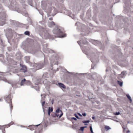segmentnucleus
<instances>
[{"mask_svg":"<svg viewBox=\"0 0 133 133\" xmlns=\"http://www.w3.org/2000/svg\"><path fill=\"white\" fill-rule=\"evenodd\" d=\"M63 29L60 26L56 27L53 31V33L55 34V37L63 38L66 36V34H63Z\"/></svg>","mask_w":133,"mask_h":133,"instance_id":"obj_1","label":"nucleus"},{"mask_svg":"<svg viewBox=\"0 0 133 133\" xmlns=\"http://www.w3.org/2000/svg\"><path fill=\"white\" fill-rule=\"evenodd\" d=\"M82 50L83 52L86 54L87 55L88 57L89 58H92L93 56H95V54L96 53L98 54L97 50L92 48H89V50L86 48L84 49L82 48Z\"/></svg>","mask_w":133,"mask_h":133,"instance_id":"obj_2","label":"nucleus"},{"mask_svg":"<svg viewBox=\"0 0 133 133\" xmlns=\"http://www.w3.org/2000/svg\"><path fill=\"white\" fill-rule=\"evenodd\" d=\"M6 36L8 39V41L9 43L10 40L12 38L13 36L16 34L15 32L10 28L6 29Z\"/></svg>","mask_w":133,"mask_h":133,"instance_id":"obj_3","label":"nucleus"},{"mask_svg":"<svg viewBox=\"0 0 133 133\" xmlns=\"http://www.w3.org/2000/svg\"><path fill=\"white\" fill-rule=\"evenodd\" d=\"M41 28L40 32L42 37L45 39L49 38L50 36L49 33L43 28L42 27Z\"/></svg>","mask_w":133,"mask_h":133,"instance_id":"obj_4","label":"nucleus"},{"mask_svg":"<svg viewBox=\"0 0 133 133\" xmlns=\"http://www.w3.org/2000/svg\"><path fill=\"white\" fill-rule=\"evenodd\" d=\"M6 16L4 13L0 12V25H3L5 24Z\"/></svg>","mask_w":133,"mask_h":133,"instance_id":"obj_5","label":"nucleus"},{"mask_svg":"<svg viewBox=\"0 0 133 133\" xmlns=\"http://www.w3.org/2000/svg\"><path fill=\"white\" fill-rule=\"evenodd\" d=\"M7 60L9 63V65L10 66H9L10 68V71H12V69L14 68V66L13 65H15L16 64V62L14 61L11 58H7Z\"/></svg>","mask_w":133,"mask_h":133,"instance_id":"obj_6","label":"nucleus"},{"mask_svg":"<svg viewBox=\"0 0 133 133\" xmlns=\"http://www.w3.org/2000/svg\"><path fill=\"white\" fill-rule=\"evenodd\" d=\"M47 44L46 43L42 44V46H43V51L46 53H52L54 52V51L53 50L47 48Z\"/></svg>","mask_w":133,"mask_h":133,"instance_id":"obj_7","label":"nucleus"},{"mask_svg":"<svg viewBox=\"0 0 133 133\" xmlns=\"http://www.w3.org/2000/svg\"><path fill=\"white\" fill-rule=\"evenodd\" d=\"M44 65L43 63H42L39 64L34 63L33 66L35 69L37 70L42 68Z\"/></svg>","mask_w":133,"mask_h":133,"instance_id":"obj_8","label":"nucleus"},{"mask_svg":"<svg viewBox=\"0 0 133 133\" xmlns=\"http://www.w3.org/2000/svg\"><path fill=\"white\" fill-rule=\"evenodd\" d=\"M11 75V73L9 72H6V73L0 72V75ZM0 80H2L5 82H6V81H7L6 78L2 76H0Z\"/></svg>","mask_w":133,"mask_h":133,"instance_id":"obj_9","label":"nucleus"},{"mask_svg":"<svg viewBox=\"0 0 133 133\" xmlns=\"http://www.w3.org/2000/svg\"><path fill=\"white\" fill-rule=\"evenodd\" d=\"M11 7L13 10H17V8H16L17 5L16 3L15 2H14L13 0L11 1Z\"/></svg>","mask_w":133,"mask_h":133,"instance_id":"obj_10","label":"nucleus"},{"mask_svg":"<svg viewBox=\"0 0 133 133\" xmlns=\"http://www.w3.org/2000/svg\"><path fill=\"white\" fill-rule=\"evenodd\" d=\"M20 66L22 68L20 69L21 72L25 73L27 71L26 67L25 66L22 64H20Z\"/></svg>","mask_w":133,"mask_h":133,"instance_id":"obj_11","label":"nucleus"},{"mask_svg":"<svg viewBox=\"0 0 133 133\" xmlns=\"http://www.w3.org/2000/svg\"><path fill=\"white\" fill-rule=\"evenodd\" d=\"M4 99L6 102L9 103V102H11L12 99L11 98V95H10L6 96L4 97Z\"/></svg>","mask_w":133,"mask_h":133,"instance_id":"obj_12","label":"nucleus"},{"mask_svg":"<svg viewBox=\"0 0 133 133\" xmlns=\"http://www.w3.org/2000/svg\"><path fill=\"white\" fill-rule=\"evenodd\" d=\"M81 46V45L80 44V43L81 42L84 44H86L87 43V42L86 39L85 38H83L82 40H81L80 41H78L77 42Z\"/></svg>","mask_w":133,"mask_h":133,"instance_id":"obj_13","label":"nucleus"},{"mask_svg":"<svg viewBox=\"0 0 133 133\" xmlns=\"http://www.w3.org/2000/svg\"><path fill=\"white\" fill-rule=\"evenodd\" d=\"M19 84L18 82H13L11 83V85L13 88H17L19 87H20L18 85Z\"/></svg>","mask_w":133,"mask_h":133,"instance_id":"obj_14","label":"nucleus"},{"mask_svg":"<svg viewBox=\"0 0 133 133\" xmlns=\"http://www.w3.org/2000/svg\"><path fill=\"white\" fill-rule=\"evenodd\" d=\"M55 23L53 22H48V26L50 27H52L55 25Z\"/></svg>","mask_w":133,"mask_h":133,"instance_id":"obj_15","label":"nucleus"},{"mask_svg":"<svg viewBox=\"0 0 133 133\" xmlns=\"http://www.w3.org/2000/svg\"><path fill=\"white\" fill-rule=\"evenodd\" d=\"M58 84L60 88H63L64 89H65L66 88L65 86L62 83H58Z\"/></svg>","mask_w":133,"mask_h":133,"instance_id":"obj_16","label":"nucleus"},{"mask_svg":"<svg viewBox=\"0 0 133 133\" xmlns=\"http://www.w3.org/2000/svg\"><path fill=\"white\" fill-rule=\"evenodd\" d=\"M92 43L95 45H99L101 44V42L99 41L94 40L93 41Z\"/></svg>","mask_w":133,"mask_h":133,"instance_id":"obj_17","label":"nucleus"},{"mask_svg":"<svg viewBox=\"0 0 133 133\" xmlns=\"http://www.w3.org/2000/svg\"><path fill=\"white\" fill-rule=\"evenodd\" d=\"M122 127L123 129V132H125L126 130H127L128 129L126 126H125L124 125H122Z\"/></svg>","mask_w":133,"mask_h":133,"instance_id":"obj_18","label":"nucleus"},{"mask_svg":"<svg viewBox=\"0 0 133 133\" xmlns=\"http://www.w3.org/2000/svg\"><path fill=\"white\" fill-rule=\"evenodd\" d=\"M126 72V71H123L121 72V74L120 75L121 76V77L124 78V77Z\"/></svg>","mask_w":133,"mask_h":133,"instance_id":"obj_19","label":"nucleus"},{"mask_svg":"<svg viewBox=\"0 0 133 133\" xmlns=\"http://www.w3.org/2000/svg\"><path fill=\"white\" fill-rule=\"evenodd\" d=\"M25 59L26 62L28 63L29 62L30 57L29 56H26L25 57Z\"/></svg>","mask_w":133,"mask_h":133,"instance_id":"obj_20","label":"nucleus"},{"mask_svg":"<svg viewBox=\"0 0 133 133\" xmlns=\"http://www.w3.org/2000/svg\"><path fill=\"white\" fill-rule=\"evenodd\" d=\"M41 96L42 98L41 99V102L43 100H44V99L45 98L46 95L45 94H42L41 95Z\"/></svg>","mask_w":133,"mask_h":133,"instance_id":"obj_21","label":"nucleus"},{"mask_svg":"<svg viewBox=\"0 0 133 133\" xmlns=\"http://www.w3.org/2000/svg\"><path fill=\"white\" fill-rule=\"evenodd\" d=\"M126 96L128 99L130 100V102H132V100L130 95L129 94H127L126 95Z\"/></svg>","mask_w":133,"mask_h":133,"instance_id":"obj_22","label":"nucleus"},{"mask_svg":"<svg viewBox=\"0 0 133 133\" xmlns=\"http://www.w3.org/2000/svg\"><path fill=\"white\" fill-rule=\"evenodd\" d=\"M26 80L24 78L23 80H22L21 81V83H20V85L21 86L23 84V83L25 82V81H26Z\"/></svg>","mask_w":133,"mask_h":133,"instance_id":"obj_23","label":"nucleus"},{"mask_svg":"<svg viewBox=\"0 0 133 133\" xmlns=\"http://www.w3.org/2000/svg\"><path fill=\"white\" fill-rule=\"evenodd\" d=\"M52 10V8L51 7H50L47 10V12L49 13H50L51 12V11Z\"/></svg>","mask_w":133,"mask_h":133,"instance_id":"obj_24","label":"nucleus"},{"mask_svg":"<svg viewBox=\"0 0 133 133\" xmlns=\"http://www.w3.org/2000/svg\"><path fill=\"white\" fill-rule=\"evenodd\" d=\"M117 82L118 84L120 85L121 87H122L123 85V83L121 81H118Z\"/></svg>","mask_w":133,"mask_h":133,"instance_id":"obj_25","label":"nucleus"},{"mask_svg":"<svg viewBox=\"0 0 133 133\" xmlns=\"http://www.w3.org/2000/svg\"><path fill=\"white\" fill-rule=\"evenodd\" d=\"M60 111L61 112H62V111L60 110V108H58L56 110V113H58L59 111Z\"/></svg>","mask_w":133,"mask_h":133,"instance_id":"obj_26","label":"nucleus"},{"mask_svg":"<svg viewBox=\"0 0 133 133\" xmlns=\"http://www.w3.org/2000/svg\"><path fill=\"white\" fill-rule=\"evenodd\" d=\"M53 111V109L52 108H50V107H49V109L48 110V111H49L50 112H52Z\"/></svg>","mask_w":133,"mask_h":133,"instance_id":"obj_27","label":"nucleus"},{"mask_svg":"<svg viewBox=\"0 0 133 133\" xmlns=\"http://www.w3.org/2000/svg\"><path fill=\"white\" fill-rule=\"evenodd\" d=\"M105 128L107 131L108 130L110 129V128L108 126H106L105 127Z\"/></svg>","mask_w":133,"mask_h":133,"instance_id":"obj_28","label":"nucleus"},{"mask_svg":"<svg viewBox=\"0 0 133 133\" xmlns=\"http://www.w3.org/2000/svg\"><path fill=\"white\" fill-rule=\"evenodd\" d=\"M24 34L26 35H29L30 34V33L29 31H26L25 32Z\"/></svg>","mask_w":133,"mask_h":133,"instance_id":"obj_29","label":"nucleus"},{"mask_svg":"<svg viewBox=\"0 0 133 133\" xmlns=\"http://www.w3.org/2000/svg\"><path fill=\"white\" fill-rule=\"evenodd\" d=\"M82 26L84 28V29L83 28H82V30L83 31H84L85 30V29L86 28V26L84 25H83Z\"/></svg>","mask_w":133,"mask_h":133,"instance_id":"obj_30","label":"nucleus"},{"mask_svg":"<svg viewBox=\"0 0 133 133\" xmlns=\"http://www.w3.org/2000/svg\"><path fill=\"white\" fill-rule=\"evenodd\" d=\"M28 3L29 5L31 6L32 5V0H29V1H28Z\"/></svg>","mask_w":133,"mask_h":133,"instance_id":"obj_31","label":"nucleus"},{"mask_svg":"<svg viewBox=\"0 0 133 133\" xmlns=\"http://www.w3.org/2000/svg\"><path fill=\"white\" fill-rule=\"evenodd\" d=\"M10 110L11 112L12 111V108L13 107V106L12 105H11L10 104Z\"/></svg>","mask_w":133,"mask_h":133,"instance_id":"obj_32","label":"nucleus"},{"mask_svg":"<svg viewBox=\"0 0 133 133\" xmlns=\"http://www.w3.org/2000/svg\"><path fill=\"white\" fill-rule=\"evenodd\" d=\"M90 122V121L88 120L84 121H83V123H89Z\"/></svg>","mask_w":133,"mask_h":133,"instance_id":"obj_33","label":"nucleus"},{"mask_svg":"<svg viewBox=\"0 0 133 133\" xmlns=\"http://www.w3.org/2000/svg\"><path fill=\"white\" fill-rule=\"evenodd\" d=\"M74 116L78 119H80V118L79 117L77 116L76 114H74Z\"/></svg>","mask_w":133,"mask_h":133,"instance_id":"obj_34","label":"nucleus"},{"mask_svg":"<svg viewBox=\"0 0 133 133\" xmlns=\"http://www.w3.org/2000/svg\"><path fill=\"white\" fill-rule=\"evenodd\" d=\"M90 131L92 133H93V131L92 130V126L91 125L90 127Z\"/></svg>","mask_w":133,"mask_h":133,"instance_id":"obj_35","label":"nucleus"},{"mask_svg":"<svg viewBox=\"0 0 133 133\" xmlns=\"http://www.w3.org/2000/svg\"><path fill=\"white\" fill-rule=\"evenodd\" d=\"M84 129V128L83 127H80V129H79V130H81V131H83Z\"/></svg>","mask_w":133,"mask_h":133,"instance_id":"obj_36","label":"nucleus"},{"mask_svg":"<svg viewBox=\"0 0 133 133\" xmlns=\"http://www.w3.org/2000/svg\"><path fill=\"white\" fill-rule=\"evenodd\" d=\"M20 3H25V1L24 0L21 1V0H19Z\"/></svg>","mask_w":133,"mask_h":133,"instance_id":"obj_37","label":"nucleus"},{"mask_svg":"<svg viewBox=\"0 0 133 133\" xmlns=\"http://www.w3.org/2000/svg\"><path fill=\"white\" fill-rule=\"evenodd\" d=\"M120 114V112H116L115 113H114V114L116 115H118Z\"/></svg>","mask_w":133,"mask_h":133,"instance_id":"obj_38","label":"nucleus"},{"mask_svg":"<svg viewBox=\"0 0 133 133\" xmlns=\"http://www.w3.org/2000/svg\"><path fill=\"white\" fill-rule=\"evenodd\" d=\"M23 15L24 16L27 17L28 16V13L26 12L25 14L24 13Z\"/></svg>","mask_w":133,"mask_h":133,"instance_id":"obj_39","label":"nucleus"},{"mask_svg":"<svg viewBox=\"0 0 133 133\" xmlns=\"http://www.w3.org/2000/svg\"><path fill=\"white\" fill-rule=\"evenodd\" d=\"M45 103V101H44L42 103V107H43L44 106V105Z\"/></svg>","mask_w":133,"mask_h":133,"instance_id":"obj_40","label":"nucleus"},{"mask_svg":"<svg viewBox=\"0 0 133 133\" xmlns=\"http://www.w3.org/2000/svg\"><path fill=\"white\" fill-rule=\"evenodd\" d=\"M71 119H74L75 121H76L77 120V118H76L74 117H71Z\"/></svg>","mask_w":133,"mask_h":133,"instance_id":"obj_41","label":"nucleus"},{"mask_svg":"<svg viewBox=\"0 0 133 133\" xmlns=\"http://www.w3.org/2000/svg\"><path fill=\"white\" fill-rule=\"evenodd\" d=\"M126 132V133H130V131L128 129L127 130H126L125 132Z\"/></svg>","mask_w":133,"mask_h":133,"instance_id":"obj_42","label":"nucleus"},{"mask_svg":"<svg viewBox=\"0 0 133 133\" xmlns=\"http://www.w3.org/2000/svg\"><path fill=\"white\" fill-rule=\"evenodd\" d=\"M61 113H62L61 114L59 115V118L61 117H62V116L63 115V112H62Z\"/></svg>","mask_w":133,"mask_h":133,"instance_id":"obj_43","label":"nucleus"},{"mask_svg":"<svg viewBox=\"0 0 133 133\" xmlns=\"http://www.w3.org/2000/svg\"><path fill=\"white\" fill-rule=\"evenodd\" d=\"M28 24H32V22L31 21H29L28 22Z\"/></svg>","mask_w":133,"mask_h":133,"instance_id":"obj_44","label":"nucleus"},{"mask_svg":"<svg viewBox=\"0 0 133 133\" xmlns=\"http://www.w3.org/2000/svg\"><path fill=\"white\" fill-rule=\"evenodd\" d=\"M82 115L84 116H85L86 115V114L85 113H83Z\"/></svg>","mask_w":133,"mask_h":133,"instance_id":"obj_45","label":"nucleus"},{"mask_svg":"<svg viewBox=\"0 0 133 133\" xmlns=\"http://www.w3.org/2000/svg\"><path fill=\"white\" fill-rule=\"evenodd\" d=\"M78 114L80 116L82 117V115L80 113H78Z\"/></svg>","mask_w":133,"mask_h":133,"instance_id":"obj_46","label":"nucleus"},{"mask_svg":"<svg viewBox=\"0 0 133 133\" xmlns=\"http://www.w3.org/2000/svg\"><path fill=\"white\" fill-rule=\"evenodd\" d=\"M3 128V127L0 125V129H2Z\"/></svg>","mask_w":133,"mask_h":133,"instance_id":"obj_47","label":"nucleus"},{"mask_svg":"<svg viewBox=\"0 0 133 133\" xmlns=\"http://www.w3.org/2000/svg\"><path fill=\"white\" fill-rule=\"evenodd\" d=\"M91 61L93 62V63H94V61H93V59L92 58V59H91Z\"/></svg>","mask_w":133,"mask_h":133,"instance_id":"obj_48","label":"nucleus"},{"mask_svg":"<svg viewBox=\"0 0 133 133\" xmlns=\"http://www.w3.org/2000/svg\"><path fill=\"white\" fill-rule=\"evenodd\" d=\"M49 19L50 20V21H51L52 20V18L51 17V18H49Z\"/></svg>","mask_w":133,"mask_h":133,"instance_id":"obj_49","label":"nucleus"},{"mask_svg":"<svg viewBox=\"0 0 133 133\" xmlns=\"http://www.w3.org/2000/svg\"><path fill=\"white\" fill-rule=\"evenodd\" d=\"M92 118L93 119H95V117L94 116H92Z\"/></svg>","mask_w":133,"mask_h":133,"instance_id":"obj_50","label":"nucleus"},{"mask_svg":"<svg viewBox=\"0 0 133 133\" xmlns=\"http://www.w3.org/2000/svg\"><path fill=\"white\" fill-rule=\"evenodd\" d=\"M48 115H49V116H50V112H49V111H48Z\"/></svg>","mask_w":133,"mask_h":133,"instance_id":"obj_51","label":"nucleus"},{"mask_svg":"<svg viewBox=\"0 0 133 133\" xmlns=\"http://www.w3.org/2000/svg\"><path fill=\"white\" fill-rule=\"evenodd\" d=\"M40 124H37V125H36L35 126H36V127H38V126L39 125H40Z\"/></svg>","mask_w":133,"mask_h":133,"instance_id":"obj_52","label":"nucleus"},{"mask_svg":"<svg viewBox=\"0 0 133 133\" xmlns=\"http://www.w3.org/2000/svg\"><path fill=\"white\" fill-rule=\"evenodd\" d=\"M23 5L24 7V6H25V4H23Z\"/></svg>","mask_w":133,"mask_h":133,"instance_id":"obj_53","label":"nucleus"},{"mask_svg":"<svg viewBox=\"0 0 133 133\" xmlns=\"http://www.w3.org/2000/svg\"><path fill=\"white\" fill-rule=\"evenodd\" d=\"M40 14H41V15H43V12H41V13L40 12Z\"/></svg>","mask_w":133,"mask_h":133,"instance_id":"obj_54","label":"nucleus"},{"mask_svg":"<svg viewBox=\"0 0 133 133\" xmlns=\"http://www.w3.org/2000/svg\"><path fill=\"white\" fill-rule=\"evenodd\" d=\"M3 133H5V130H3L2 131Z\"/></svg>","mask_w":133,"mask_h":133,"instance_id":"obj_55","label":"nucleus"},{"mask_svg":"<svg viewBox=\"0 0 133 133\" xmlns=\"http://www.w3.org/2000/svg\"><path fill=\"white\" fill-rule=\"evenodd\" d=\"M35 53V52H34L33 51H32V53Z\"/></svg>","mask_w":133,"mask_h":133,"instance_id":"obj_56","label":"nucleus"},{"mask_svg":"<svg viewBox=\"0 0 133 133\" xmlns=\"http://www.w3.org/2000/svg\"><path fill=\"white\" fill-rule=\"evenodd\" d=\"M69 73H70V74H73V73H74L73 72H69Z\"/></svg>","mask_w":133,"mask_h":133,"instance_id":"obj_57","label":"nucleus"},{"mask_svg":"<svg viewBox=\"0 0 133 133\" xmlns=\"http://www.w3.org/2000/svg\"><path fill=\"white\" fill-rule=\"evenodd\" d=\"M83 127L84 128H87V126H85V127Z\"/></svg>","mask_w":133,"mask_h":133,"instance_id":"obj_58","label":"nucleus"},{"mask_svg":"<svg viewBox=\"0 0 133 133\" xmlns=\"http://www.w3.org/2000/svg\"><path fill=\"white\" fill-rule=\"evenodd\" d=\"M85 124H84L85 125H88V124L87 123H85Z\"/></svg>","mask_w":133,"mask_h":133,"instance_id":"obj_59","label":"nucleus"},{"mask_svg":"<svg viewBox=\"0 0 133 133\" xmlns=\"http://www.w3.org/2000/svg\"><path fill=\"white\" fill-rule=\"evenodd\" d=\"M75 16H74L73 17V19H74V18H75Z\"/></svg>","mask_w":133,"mask_h":133,"instance_id":"obj_60","label":"nucleus"},{"mask_svg":"<svg viewBox=\"0 0 133 133\" xmlns=\"http://www.w3.org/2000/svg\"><path fill=\"white\" fill-rule=\"evenodd\" d=\"M34 129H31V130H34Z\"/></svg>","mask_w":133,"mask_h":133,"instance_id":"obj_61","label":"nucleus"},{"mask_svg":"<svg viewBox=\"0 0 133 133\" xmlns=\"http://www.w3.org/2000/svg\"><path fill=\"white\" fill-rule=\"evenodd\" d=\"M8 126L9 127L10 126V125H9V124H8Z\"/></svg>","mask_w":133,"mask_h":133,"instance_id":"obj_62","label":"nucleus"},{"mask_svg":"<svg viewBox=\"0 0 133 133\" xmlns=\"http://www.w3.org/2000/svg\"><path fill=\"white\" fill-rule=\"evenodd\" d=\"M124 3L125 4V5H126L127 4L126 3Z\"/></svg>","mask_w":133,"mask_h":133,"instance_id":"obj_63","label":"nucleus"},{"mask_svg":"<svg viewBox=\"0 0 133 133\" xmlns=\"http://www.w3.org/2000/svg\"><path fill=\"white\" fill-rule=\"evenodd\" d=\"M106 71H108V70L107 69H106Z\"/></svg>","mask_w":133,"mask_h":133,"instance_id":"obj_64","label":"nucleus"}]
</instances>
